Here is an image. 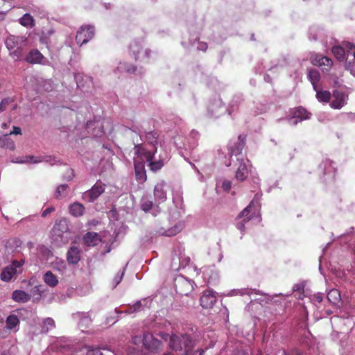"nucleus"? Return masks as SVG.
Here are the masks:
<instances>
[{
  "mask_svg": "<svg viewBox=\"0 0 355 355\" xmlns=\"http://www.w3.org/2000/svg\"><path fill=\"white\" fill-rule=\"evenodd\" d=\"M169 347L174 355H189L194 347V342L187 334L170 336Z\"/></svg>",
  "mask_w": 355,
  "mask_h": 355,
  "instance_id": "f257e3e1",
  "label": "nucleus"
},
{
  "mask_svg": "<svg viewBox=\"0 0 355 355\" xmlns=\"http://www.w3.org/2000/svg\"><path fill=\"white\" fill-rule=\"evenodd\" d=\"M129 53L135 60H139L149 58L151 51L148 49H144L141 42L134 40L129 45Z\"/></svg>",
  "mask_w": 355,
  "mask_h": 355,
  "instance_id": "f03ea898",
  "label": "nucleus"
},
{
  "mask_svg": "<svg viewBox=\"0 0 355 355\" xmlns=\"http://www.w3.org/2000/svg\"><path fill=\"white\" fill-rule=\"evenodd\" d=\"M95 34L94 26L91 25L82 26L78 31L76 41L77 44L83 45L92 40Z\"/></svg>",
  "mask_w": 355,
  "mask_h": 355,
  "instance_id": "7ed1b4c3",
  "label": "nucleus"
},
{
  "mask_svg": "<svg viewBox=\"0 0 355 355\" xmlns=\"http://www.w3.org/2000/svg\"><path fill=\"white\" fill-rule=\"evenodd\" d=\"M105 186L100 180L97 181L90 189L83 193V198L89 202H93L105 191Z\"/></svg>",
  "mask_w": 355,
  "mask_h": 355,
  "instance_id": "20e7f679",
  "label": "nucleus"
},
{
  "mask_svg": "<svg viewBox=\"0 0 355 355\" xmlns=\"http://www.w3.org/2000/svg\"><path fill=\"white\" fill-rule=\"evenodd\" d=\"M142 343L145 348L150 352H157L162 347V342L148 332L144 334Z\"/></svg>",
  "mask_w": 355,
  "mask_h": 355,
  "instance_id": "39448f33",
  "label": "nucleus"
},
{
  "mask_svg": "<svg viewBox=\"0 0 355 355\" xmlns=\"http://www.w3.org/2000/svg\"><path fill=\"white\" fill-rule=\"evenodd\" d=\"M24 263L23 259L20 261L15 260L12 264L3 269L1 273V279L5 282H9L12 277L17 272V268H21Z\"/></svg>",
  "mask_w": 355,
  "mask_h": 355,
  "instance_id": "423d86ee",
  "label": "nucleus"
},
{
  "mask_svg": "<svg viewBox=\"0 0 355 355\" xmlns=\"http://www.w3.org/2000/svg\"><path fill=\"white\" fill-rule=\"evenodd\" d=\"M68 231L69 226L67 220L66 219L60 220L55 223L52 229L53 236L55 237V240H58V238H60L61 241L66 242L67 239L66 238L64 241L63 234L68 232Z\"/></svg>",
  "mask_w": 355,
  "mask_h": 355,
  "instance_id": "0eeeda50",
  "label": "nucleus"
},
{
  "mask_svg": "<svg viewBox=\"0 0 355 355\" xmlns=\"http://www.w3.org/2000/svg\"><path fill=\"white\" fill-rule=\"evenodd\" d=\"M216 302V293L211 289L205 290L200 297V303L202 308L210 309Z\"/></svg>",
  "mask_w": 355,
  "mask_h": 355,
  "instance_id": "6e6552de",
  "label": "nucleus"
},
{
  "mask_svg": "<svg viewBox=\"0 0 355 355\" xmlns=\"http://www.w3.org/2000/svg\"><path fill=\"white\" fill-rule=\"evenodd\" d=\"M311 62L313 65L324 67V70L329 71L332 65L333 61L328 57L320 54H315L311 57Z\"/></svg>",
  "mask_w": 355,
  "mask_h": 355,
  "instance_id": "1a4fd4ad",
  "label": "nucleus"
},
{
  "mask_svg": "<svg viewBox=\"0 0 355 355\" xmlns=\"http://www.w3.org/2000/svg\"><path fill=\"white\" fill-rule=\"evenodd\" d=\"M81 257V250L79 247L76 245H71L67 252V261L69 264L76 265L77 264Z\"/></svg>",
  "mask_w": 355,
  "mask_h": 355,
  "instance_id": "9d476101",
  "label": "nucleus"
},
{
  "mask_svg": "<svg viewBox=\"0 0 355 355\" xmlns=\"http://www.w3.org/2000/svg\"><path fill=\"white\" fill-rule=\"evenodd\" d=\"M26 41L25 37L10 35L6 40V45L9 51H12L15 47L19 46L20 48L21 45H26Z\"/></svg>",
  "mask_w": 355,
  "mask_h": 355,
  "instance_id": "9b49d317",
  "label": "nucleus"
},
{
  "mask_svg": "<svg viewBox=\"0 0 355 355\" xmlns=\"http://www.w3.org/2000/svg\"><path fill=\"white\" fill-rule=\"evenodd\" d=\"M255 215L254 201L252 200L250 204L243 209L237 216L236 219L242 218L244 222L250 221Z\"/></svg>",
  "mask_w": 355,
  "mask_h": 355,
  "instance_id": "f8f14e48",
  "label": "nucleus"
},
{
  "mask_svg": "<svg viewBox=\"0 0 355 355\" xmlns=\"http://www.w3.org/2000/svg\"><path fill=\"white\" fill-rule=\"evenodd\" d=\"M135 154L137 157H144L146 161H150L153 159L154 155L157 152V148L155 147V149L153 150H148L144 148L142 144H137L135 146Z\"/></svg>",
  "mask_w": 355,
  "mask_h": 355,
  "instance_id": "ddd939ff",
  "label": "nucleus"
},
{
  "mask_svg": "<svg viewBox=\"0 0 355 355\" xmlns=\"http://www.w3.org/2000/svg\"><path fill=\"white\" fill-rule=\"evenodd\" d=\"M101 241V238L98 233L88 232L83 236V242L88 247L96 246Z\"/></svg>",
  "mask_w": 355,
  "mask_h": 355,
  "instance_id": "4468645a",
  "label": "nucleus"
},
{
  "mask_svg": "<svg viewBox=\"0 0 355 355\" xmlns=\"http://www.w3.org/2000/svg\"><path fill=\"white\" fill-rule=\"evenodd\" d=\"M135 171L137 180L140 183H144L147 179L144 162L135 161Z\"/></svg>",
  "mask_w": 355,
  "mask_h": 355,
  "instance_id": "2eb2a0df",
  "label": "nucleus"
},
{
  "mask_svg": "<svg viewBox=\"0 0 355 355\" xmlns=\"http://www.w3.org/2000/svg\"><path fill=\"white\" fill-rule=\"evenodd\" d=\"M333 97L334 99L330 104L332 108L340 109L345 105V96L343 92L335 90L333 92Z\"/></svg>",
  "mask_w": 355,
  "mask_h": 355,
  "instance_id": "dca6fc26",
  "label": "nucleus"
},
{
  "mask_svg": "<svg viewBox=\"0 0 355 355\" xmlns=\"http://www.w3.org/2000/svg\"><path fill=\"white\" fill-rule=\"evenodd\" d=\"M291 114L293 118L298 119L300 121L309 119L311 116V113L302 106L294 108L291 111Z\"/></svg>",
  "mask_w": 355,
  "mask_h": 355,
  "instance_id": "f3484780",
  "label": "nucleus"
},
{
  "mask_svg": "<svg viewBox=\"0 0 355 355\" xmlns=\"http://www.w3.org/2000/svg\"><path fill=\"white\" fill-rule=\"evenodd\" d=\"M43 58V55L38 50L33 49L27 54L25 60L30 64H39Z\"/></svg>",
  "mask_w": 355,
  "mask_h": 355,
  "instance_id": "a211bd4d",
  "label": "nucleus"
},
{
  "mask_svg": "<svg viewBox=\"0 0 355 355\" xmlns=\"http://www.w3.org/2000/svg\"><path fill=\"white\" fill-rule=\"evenodd\" d=\"M20 321L16 315L12 314L7 317L6 320V328L9 331L16 332V328L19 325Z\"/></svg>",
  "mask_w": 355,
  "mask_h": 355,
  "instance_id": "6ab92c4d",
  "label": "nucleus"
},
{
  "mask_svg": "<svg viewBox=\"0 0 355 355\" xmlns=\"http://www.w3.org/2000/svg\"><path fill=\"white\" fill-rule=\"evenodd\" d=\"M12 298L17 302H27L31 300V295L21 290H15L12 294Z\"/></svg>",
  "mask_w": 355,
  "mask_h": 355,
  "instance_id": "aec40b11",
  "label": "nucleus"
},
{
  "mask_svg": "<svg viewBox=\"0 0 355 355\" xmlns=\"http://www.w3.org/2000/svg\"><path fill=\"white\" fill-rule=\"evenodd\" d=\"M248 175V170L246 164L243 159L239 162V165L236 169L235 177L239 181L245 180Z\"/></svg>",
  "mask_w": 355,
  "mask_h": 355,
  "instance_id": "412c9836",
  "label": "nucleus"
},
{
  "mask_svg": "<svg viewBox=\"0 0 355 355\" xmlns=\"http://www.w3.org/2000/svg\"><path fill=\"white\" fill-rule=\"evenodd\" d=\"M69 213L74 217H80L82 216L85 211V207L84 205L79 202H73L70 205L69 207Z\"/></svg>",
  "mask_w": 355,
  "mask_h": 355,
  "instance_id": "4be33fe9",
  "label": "nucleus"
},
{
  "mask_svg": "<svg viewBox=\"0 0 355 355\" xmlns=\"http://www.w3.org/2000/svg\"><path fill=\"white\" fill-rule=\"evenodd\" d=\"M246 136L240 135L238 137V141L235 144L234 148H231V156L233 155H237L241 153L245 145Z\"/></svg>",
  "mask_w": 355,
  "mask_h": 355,
  "instance_id": "5701e85b",
  "label": "nucleus"
},
{
  "mask_svg": "<svg viewBox=\"0 0 355 355\" xmlns=\"http://www.w3.org/2000/svg\"><path fill=\"white\" fill-rule=\"evenodd\" d=\"M27 43L26 45H21V47L20 48L19 46L15 47V49H12V51H10V54L15 60H22L24 57V53L27 49Z\"/></svg>",
  "mask_w": 355,
  "mask_h": 355,
  "instance_id": "b1692460",
  "label": "nucleus"
},
{
  "mask_svg": "<svg viewBox=\"0 0 355 355\" xmlns=\"http://www.w3.org/2000/svg\"><path fill=\"white\" fill-rule=\"evenodd\" d=\"M155 198L160 201H164L166 199V192L164 189V184L159 183L155 185L154 189Z\"/></svg>",
  "mask_w": 355,
  "mask_h": 355,
  "instance_id": "393cba45",
  "label": "nucleus"
},
{
  "mask_svg": "<svg viewBox=\"0 0 355 355\" xmlns=\"http://www.w3.org/2000/svg\"><path fill=\"white\" fill-rule=\"evenodd\" d=\"M308 78L311 83L314 90L316 91L317 84L320 80V74L317 69H311L308 72Z\"/></svg>",
  "mask_w": 355,
  "mask_h": 355,
  "instance_id": "a878e982",
  "label": "nucleus"
},
{
  "mask_svg": "<svg viewBox=\"0 0 355 355\" xmlns=\"http://www.w3.org/2000/svg\"><path fill=\"white\" fill-rule=\"evenodd\" d=\"M43 279L44 282L51 287H55L58 284V277L51 271L45 272Z\"/></svg>",
  "mask_w": 355,
  "mask_h": 355,
  "instance_id": "bb28decb",
  "label": "nucleus"
},
{
  "mask_svg": "<svg viewBox=\"0 0 355 355\" xmlns=\"http://www.w3.org/2000/svg\"><path fill=\"white\" fill-rule=\"evenodd\" d=\"M176 290L182 295H187L191 291L190 284L187 280H180L175 285Z\"/></svg>",
  "mask_w": 355,
  "mask_h": 355,
  "instance_id": "cd10ccee",
  "label": "nucleus"
},
{
  "mask_svg": "<svg viewBox=\"0 0 355 355\" xmlns=\"http://www.w3.org/2000/svg\"><path fill=\"white\" fill-rule=\"evenodd\" d=\"M327 297L328 300L334 304H338L341 299L340 292L337 289L331 290Z\"/></svg>",
  "mask_w": 355,
  "mask_h": 355,
  "instance_id": "c85d7f7f",
  "label": "nucleus"
},
{
  "mask_svg": "<svg viewBox=\"0 0 355 355\" xmlns=\"http://www.w3.org/2000/svg\"><path fill=\"white\" fill-rule=\"evenodd\" d=\"M332 53L337 60L343 61L345 58V51L344 47L341 46H334L331 49Z\"/></svg>",
  "mask_w": 355,
  "mask_h": 355,
  "instance_id": "c756f323",
  "label": "nucleus"
},
{
  "mask_svg": "<svg viewBox=\"0 0 355 355\" xmlns=\"http://www.w3.org/2000/svg\"><path fill=\"white\" fill-rule=\"evenodd\" d=\"M55 327V324L54 320L51 318H47L43 321L41 332L42 334H46L49 330H52Z\"/></svg>",
  "mask_w": 355,
  "mask_h": 355,
  "instance_id": "7c9ffc66",
  "label": "nucleus"
},
{
  "mask_svg": "<svg viewBox=\"0 0 355 355\" xmlns=\"http://www.w3.org/2000/svg\"><path fill=\"white\" fill-rule=\"evenodd\" d=\"M44 293V286L37 285L31 288L29 295H31V297H33L35 300H40Z\"/></svg>",
  "mask_w": 355,
  "mask_h": 355,
  "instance_id": "2f4dec72",
  "label": "nucleus"
},
{
  "mask_svg": "<svg viewBox=\"0 0 355 355\" xmlns=\"http://www.w3.org/2000/svg\"><path fill=\"white\" fill-rule=\"evenodd\" d=\"M331 93L327 90H320L316 92V98L320 102L327 103L331 98Z\"/></svg>",
  "mask_w": 355,
  "mask_h": 355,
  "instance_id": "473e14b6",
  "label": "nucleus"
},
{
  "mask_svg": "<svg viewBox=\"0 0 355 355\" xmlns=\"http://www.w3.org/2000/svg\"><path fill=\"white\" fill-rule=\"evenodd\" d=\"M158 134L155 131H149L146 132V139L148 143L153 146L155 149V145L157 143Z\"/></svg>",
  "mask_w": 355,
  "mask_h": 355,
  "instance_id": "72a5a7b5",
  "label": "nucleus"
},
{
  "mask_svg": "<svg viewBox=\"0 0 355 355\" xmlns=\"http://www.w3.org/2000/svg\"><path fill=\"white\" fill-rule=\"evenodd\" d=\"M20 24L26 27H32L34 25V19L30 14H25L19 19Z\"/></svg>",
  "mask_w": 355,
  "mask_h": 355,
  "instance_id": "f704fd0d",
  "label": "nucleus"
},
{
  "mask_svg": "<svg viewBox=\"0 0 355 355\" xmlns=\"http://www.w3.org/2000/svg\"><path fill=\"white\" fill-rule=\"evenodd\" d=\"M0 146L9 149H13L15 147L13 141L6 136L3 138H0Z\"/></svg>",
  "mask_w": 355,
  "mask_h": 355,
  "instance_id": "c9c22d12",
  "label": "nucleus"
},
{
  "mask_svg": "<svg viewBox=\"0 0 355 355\" xmlns=\"http://www.w3.org/2000/svg\"><path fill=\"white\" fill-rule=\"evenodd\" d=\"M149 164H148V166L150 168V169L153 171H157L158 170H160L162 166H164V164H163V162L162 160H158V161H153L150 160V161H147Z\"/></svg>",
  "mask_w": 355,
  "mask_h": 355,
  "instance_id": "e433bc0d",
  "label": "nucleus"
},
{
  "mask_svg": "<svg viewBox=\"0 0 355 355\" xmlns=\"http://www.w3.org/2000/svg\"><path fill=\"white\" fill-rule=\"evenodd\" d=\"M153 207V202L146 198H143L141 202V208L145 212L149 211Z\"/></svg>",
  "mask_w": 355,
  "mask_h": 355,
  "instance_id": "4c0bfd02",
  "label": "nucleus"
},
{
  "mask_svg": "<svg viewBox=\"0 0 355 355\" xmlns=\"http://www.w3.org/2000/svg\"><path fill=\"white\" fill-rule=\"evenodd\" d=\"M181 230V227L180 225H175L172 228L166 230L162 235L166 236H173L179 233Z\"/></svg>",
  "mask_w": 355,
  "mask_h": 355,
  "instance_id": "58836bf2",
  "label": "nucleus"
},
{
  "mask_svg": "<svg viewBox=\"0 0 355 355\" xmlns=\"http://www.w3.org/2000/svg\"><path fill=\"white\" fill-rule=\"evenodd\" d=\"M68 189V185L66 184H61L57 187L56 191H55V198H60L62 196L66 195V191Z\"/></svg>",
  "mask_w": 355,
  "mask_h": 355,
  "instance_id": "ea45409f",
  "label": "nucleus"
},
{
  "mask_svg": "<svg viewBox=\"0 0 355 355\" xmlns=\"http://www.w3.org/2000/svg\"><path fill=\"white\" fill-rule=\"evenodd\" d=\"M87 355H114L112 352L106 351L103 353L100 349H91L87 352Z\"/></svg>",
  "mask_w": 355,
  "mask_h": 355,
  "instance_id": "a19ab883",
  "label": "nucleus"
},
{
  "mask_svg": "<svg viewBox=\"0 0 355 355\" xmlns=\"http://www.w3.org/2000/svg\"><path fill=\"white\" fill-rule=\"evenodd\" d=\"M121 64V67L123 68L124 70L129 73H135L137 71V67L134 64H128V63H124V64Z\"/></svg>",
  "mask_w": 355,
  "mask_h": 355,
  "instance_id": "79ce46f5",
  "label": "nucleus"
},
{
  "mask_svg": "<svg viewBox=\"0 0 355 355\" xmlns=\"http://www.w3.org/2000/svg\"><path fill=\"white\" fill-rule=\"evenodd\" d=\"M141 303L140 301H137L135 302L133 305L130 306L128 309L125 311V312L128 313H132L135 311H137L141 309Z\"/></svg>",
  "mask_w": 355,
  "mask_h": 355,
  "instance_id": "37998d69",
  "label": "nucleus"
},
{
  "mask_svg": "<svg viewBox=\"0 0 355 355\" xmlns=\"http://www.w3.org/2000/svg\"><path fill=\"white\" fill-rule=\"evenodd\" d=\"M31 162L33 163H39L41 162V160L38 157L31 155V156L26 157V159H24V160L17 161V162H19V163H25V162Z\"/></svg>",
  "mask_w": 355,
  "mask_h": 355,
  "instance_id": "c03bdc74",
  "label": "nucleus"
},
{
  "mask_svg": "<svg viewBox=\"0 0 355 355\" xmlns=\"http://www.w3.org/2000/svg\"><path fill=\"white\" fill-rule=\"evenodd\" d=\"M345 51L346 50L347 52H351L352 51H355V45L351 42H345L343 44V46Z\"/></svg>",
  "mask_w": 355,
  "mask_h": 355,
  "instance_id": "a18cd8bd",
  "label": "nucleus"
},
{
  "mask_svg": "<svg viewBox=\"0 0 355 355\" xmlns=\"http://www.w3.org/2000/svg\"><path fill=\"white\" fill-rule=\"evenodd\" d=\"M9 100L8 98H4L0 103V110L3 111L6 110V107L9 104Z\"/></svg>",
  "mask_w": 355,
  "mask_h": 355,
  "instance_id": "49530a36",
  "label": "nucleus"
},
{
  "mask_svg": "<svg viewBox=\"0 0 355 355\" xmlns=\"http://www.w3.org/2000/svg\"><path fill=\"white\" fill-rule=\"evenodd\" d=\"M55 211V208L53 207H50L44 209L42 213V217H46L48 214Z\"/></svg>",
  "mask_w": 355,
  "mask_h": 355,
  "instance_id": "de8ad7c7",
  "label": "nucleus"
},
{
  "mask_svg": "<svg viewBox=\"0 0 355 355\" xmlns=\"http://www.w3.org/2000/svg\"><path fill=\"white\" fill-rule=\"evenodd\" d=\"M222 104L220 101H216V103L211 104L209 107V110L211 112L212 114H214V105L220 106Z\"/></svg>",
  "mask_w": 355,
  "mask_h": 355,
  "instance_id": "09e8293b",
  "label": "nucleus"
},
{
  "mask_svg": "<svg viewBox=\"0 0 355 355\" xmlns=\"http://www.w3.org/2000/svg\"><path fill=\"white\" fill-rule=\"evenodd\" d=\"M291 355H306V354L299 349H294L291 352Z\"/></svg>",
  "mask_w": 355,
  "mask_h": 355,
  "instance_id": "8fccbe9b",
  "label": "nucleus"
},
{
  "mask_svg": "<svg viewBox=\"0 0 355 355\" xmlns=\"http://www.w3.org/2000/svg\"><path fill=\"white\" fill-rule=\"evenodd\" d=\"M232 184L230 182H224L223 183V188L225 191H229L231 188Z\"/></svg>",
  "mask_w": 355,
  "mask_h": 355,
  "instance_id": "3c124183",
  "label": "nucleus"
},
{
  "mask_svg": "<svg viewBox=\"0 0 355 355\" xmlns=\"http://www.w3.org/2000/svg\"><path fill=\"white\" fill-rule=\"evenodd\" d=\"M322 164H324V173H328V172L327 171V169H326V166H327V165L331 166V164H332V162H331V160L328 159H326L323 162V163H322Z\"/></svg>",
  "mask_w": 355,
  "mask_h": 355,
  "instance_id": "603ef678",
  "label": "nucleus"
},
{
  "mask_svg": "<svg viewBox=\"0 0 355 355\" xmlns=\"http://www.w3.org/2000/svg\"><path fill=\"white\" fill-rule=\"evenodd\" d=\"M245 222H244L243 220L242 221H241V222H239L237 223V225H236L237 228L239 230H240L241 231H244V230H245Z\"/></svg>",
  "mask_w": 355,
  "mask_h": 355,
  "instance_id": "864d4df0",
  "label": "nucleus"
},
{
  "mask_svg": "<svg viewBox=\"0 0 355 355\" xmlns=\"http://www.w3.org/2000/svg\"><path fill=\"white\" fill-rule=\"evenodd\" d=\"M21 133V128L19 127H14L13 131L10 134L20 135Z\"/></svg>",
  "mask_w": 355,
  "mask_h": 355,
  "instance_id": "5fc2aeb1",
  "label": "nucleus"
},
{
  "mask_svg": "<svg viewBox=\"0 0 355 355\" xmlns=\"http://www.w3.org/2000/svg\"><path fill=\"white\" fill-rule=\"evenodd\" d=\"M314 300L318 303H320L322 301V297L320 294L314 295Z\"/></svg>",
  "mask_w": 355,
  "mask_h": 355,
  "instance_id": "6e6d98bb",
  "label": "nucleus"
},
{
  "mask_svg": "<svg viewBox=\"0 0 355 355\" xmlns=\"http://www.w3.org/2000/svg\"><path fill=\"white\" fill-rule=\"evenodd\" d=\"M140 341H141V338L139 336H135L132 338V342L135 345H138L139 343H140Z\"/></svg>",
  "mask_w": 355,
  "mask_h": 355,
  "instance_id": "4d7b16f0",
  "label": "nucleus"
},
{
  "mask_svg": "<svg viewBox=\"0 0 355 355\" xmlns=\"http://www.w3.org/2000/svg\"><path fill=\"white\" fill-rule=\"evenodd\" d=\"M8 10H0V21L3 20L5 18Z\"/></svg>",
  "mask_w": 355,
  "mask_h": 355,
  "instance_id": "13d9d810",
  "label": "nucleus"
},
{
  "mask_svg": "<svg viewBox=\"0 0 355 355\" xmlns=\"http://www.w3.org/2000/svg\"><path fill=\"white\" fill-rule=\"evenodd\" d=\"M203 353H204V351L201 349H199L195 351L194 352H193L191 355H202Z\"/></svg>",
  "mask_w": 355,
  "mask_h": 355,
  "instance_id": "bf43d9fd",
  "label": "nucleus"
},
{
  "mask_svg": "<svg viewBox=\"0 0 355 355\" xmlns=\"http://www.w3.org/2000/svg\"><path fill=\"white\" fill-rule=\"evenodd\" d=\"M199 49L205 51L207 49V43H202L200 44Z\"/></svg>",
  "mask_w": 355,
  "mask_h": 355,
  "instance_id": "052dcab7",
  "label": "nucleus"
},
{
  "mask_svg": "<svg viewBox=\"0 0 355 355\" xmlns=\"http://www.w3.org/2000/svg\"><path fill=\"white\" fill-rule=\"evenodd\" d=\"M163 355H174V354L172 352H167V353L164 354Z\"/></svg>",
  "mask_w": 355,
  "mask_h": 355,
  "instance_id": "680f3d73",
  "label": "nucleus"
},
{
  "mask_svg": "<svg viewBox=\"0 0 355 355\" xmlns=\"http://www.w3.org/2000/svg\"><path fill=\"white\" fill-rule=\"evenodd\" d=\"M165 336H166V337L162 336V338H164L165 340H166V337H167L168 335V334H166Z\"/></svg>",
  "mask_w": 355,
  "mask_h": 355,
  "instance_id": "e2e57ef3",
  "label": "nucleus"
},
{
  "mask_svg": "<svg viewBox=\"0 0 355 355\" xmlns=\"http://www.w3.org/2000/svg\"><path fill=\"white\" fill-rule=\"evenodd\" d=\"M284 355H288L285 352H284Z\"/></svg>",
  "mask_w": 355,
  "mask_h": 355,
  "instance_id": "0e129e2a",
  "label": "nucleus"
},
{
  "mask_svg": "<svg viewBox=\"0 0 355 355\" xmlns=\"http://www.w3.org/2000/svg\"><path fill=\"white\" fill-rule=\"evenodd\" d=\"M1 1L2 2H3V3L5 2V0H1Z\"/></svg>",
  "mask_w": 355,
  "mask_h": 355,
  "instance_id": "69168bd1",
  "label": "nucleus"
},
{
  "mask_svg": "<svg viewBox=\"0 0 355 355\" xmlns=\"http://www.w3.org/2000/svg\"><path fill=\"white\" fill-rule=\"evenodd\" d=\"M1 355H6L5 354H1Z\"/></svg>",
  "mask_w": 355,
  "mask_h": 355,
  "instance_id": "338daca9",
  "label": "nucleus"
}]
</instances>
